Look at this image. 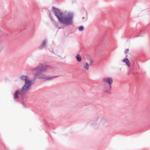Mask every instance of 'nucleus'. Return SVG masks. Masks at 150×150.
Masks as SVG:
<instances>
[{
  "mask_svg": "<svg viewBox=\"0 0 150 150\" xmlns=\"http://www.w3.org/2000/svg\"><path fill=\"white\" fill-rule=\"evenodd\" d=\"M52 11L57 17L58 21L60 24L63 25H68L73 23V14L68 13L67 15H64L62 12H60L59 10L54 7H52Z\"/></svg>",
  "mask_w": 150,
  "mask_h": 150,
  "instance_id": "obj_1",
  "label": "nucleus"
},
{
  "mask_svg": "<svg viewBox=\"0 0 150 150\" xmlns=\"http://www.w3.org/2000/svg\"><path fill=\"white\" fill-rule=\"evenodd\" d=\"M48 65H43L42 64L39 65L33 69L34 73L35 78L44 79L47 80H52L53 79L58 77V76H49L45 74V72L48 68Z\"/></svg>",
  "mask_w": 150,
  "mask_h": 150,
  "instance_id": "obj_2",
  "label": "nucleus"
},
{
  "mask_svg": "<svg viewBox=\"0 0 150 150\" xmlns=\"http://www.w3.org/2000/svg\"><path fill=\"white\" fill-rule=\"evenodd\" d=\"M20 79L22 81H25V84L21 89V93L24 95L29 90L32 85V81L30 80L29 77L27 76H21L20 77Z\"/></svg>",
  "mask_w": 150,
  "mask_h": 150,
  "instance_id": "obj_3",
  "label": "nucleus"
},
{
  "mask_svg": "<svg viewBox=\"0 0 150 150\" xmlns=\"http://www.w3.org/2000/svg\"><path fill=\"white\" fill-rule=\"evenodd\" d=\"M103 81L108 84V86H110V88L112 87V84L113 83L112 79L110 77H106L103 79Z\"/></svg>",
  "mask_w": 150,
  "mask_h": 150,
  "instance_id": "obj_4",
  "label": "nucleus"
},
{
  "mask_svg": "<svg viewBox=\"0 0 150 150\" xmlns=\"http://www.w3.org/2000/svg\"><path fill=\"white\" fill-rule=\"evenodd\" d=\"M112 87L110 88V86L107 85H104L103 88V91L104 93L109 94L110 93V91Z\"/></svg>",
  "mask_w": 150,
  "mask_h": 150,
  "instance_id": "obj_5",
  "label": "nucleus"
},
{
  "mask_svg": "<svg viewBox=\"0 0 150 150\" xmlns=\"http://www.w3.org/2000/svg\"><path fill=\"white\" fill-rule=\"evenodd\" d=\"M20 93V91L18 90H16L14 94V99H18L19 98L18 95Z\"/></svg>",
  "mask_w": 150,
  "mask_h": 150,
  "instance_id": "obj_6",
  "label": "nucleus"
},
{
  "mask_svg": "<svg viewBox=\"0 0 150 150\" xmlns=\"http://www.w3.org/2000/svg\"><path fill=\"white\" fill-rule=\"evenodd\" d=\"M47 44V41L46 39L44 40L42 42V45L40 47H44Z\"/></svg>",
  "mask_w": 150,
  "mask_h": 150,
  "instance_id": "obj_7",
  "label": "nucleus"
},
{
  "mask_svg": "<svg viewBox=\"0 0 150 150\" xmlns=\"http://www.w3.org/2000/svg\"><path fill=\"white\" fill-rule=\"evenodd\" d=\"M122 61L125 63L128 66L129 65V61L128 59L125 58L122 60Z\"/></svg>",
  "mask_w": 150,
  "mask_h": 150,
  "instance_id": "obj_8",
  "label": "nucleus"
},
{
  "mask_svg": "<svg viewBox=\"0 0 150 150\" xmlns=\"http://www.w3.org/2000/svg\"><path fill=\"white\" fill-rule=\"evenodd\" d=\"M76 58L77 60L79 62H80L81 60V58L79 55V54H78L76 55Z\"/></svg>",
  "mask_w": 150,
  "mask_h": 150,
  "instance_id": "obj_9",
  "label": "nucleus"
},
{
  "mask_svg": "<svg viewBox=\"0 0 150 150\" xmlns=\"http://www.w3.org/2000/svg\"><path fill=\"white\" fill-rule=\"evenodd\" d=\"M89 66V64H88V63L87 62L86 63L85 65L83 67L86 69L88 70L89 69L88 67Z\"/></svg>",
  "mask_w": 150,
  "mask_h": 150,
  "instance_id": "obj_10",
  "label": "nucleus"
},
{
  "mask_svg": "<svg viewBox=\"0 0 150 150\" xmlns=\"http://www.w3.org/2000/svg\"><path fill=\"white\" fill-rule=\"evenodd\" d=\"M84 29V27L82 26H80L79 28V30L80 31H82Z\"/></svg>",
  "mask_w": 150,
  "mask_h": 150,
  "instance_id": "obj_11",
  "label": "nucleus"
},
{
  "mask_svg": "<svg viewBox=\"0 0 150 150\" xmlns=\"http://www.w3.org/2000/svg\"><path fill=\"white\" fill-rule=\"evenodd\" d=\"M128 51H129V49H126L125 50V54H126V53H127V52Z\"/></svg>",
  "mask_w": 150,
  "mask_h": 150,
  "instance_id": "obj_12",
  "label": "nucleus"
},
{
  "mask_svg": "<svg viewBox=\"0 0 150 150\" xmlns=\"http://www.w3.org/2000/svg\"><path fill=\"white\" fill-rule=\"evenodd\" d=\"M54 25L57 26V27H58V23L57 22H55L54 23Z\"/></svg>",
  "mask_w": 150,
  "mask_h": 150,
  "instance_id": "obj_13",
  "label": "nucleus"
},
{
  "mask_svg": "<svg viewBox=\"0 0 150 150\" xmlns=\"http://www.w3.org/2000/svg\"><path fill=\"white\" fill-rule=\"evenodd\" d=\"M93 60H90V63L89 64V65H91L92 64V63H93Z\"/></svg>",
  "mask_w": 150,
  "mask_h": 150,
  "instance_id": "obj_14",
  "label": "nucleus"
},
{
  "mask_svg": "<svg viewBox=\"0 0 150 150\" xmlns=\"http://www.w3.org/2000/svg\"><path fill=\"white\" fill-rule=\"evenodd\" d=\"M23 106L25 108V106H25V105H24H24H23Z\"/></svg>",
  "mask_w": 150,
  "mask_h": 150,
  "instance_id": "obj_15",
  "label": "nucleus"
},
{
  "mask_svg": "<svg viewBox=\"0 0 150 150\" xmlns=\"http://www.w3.org/2000/svg\"><path fill=\"white\" fill-rule=\"evenodd\" d=\"M84 17H83V18H82V19H84Z\"/></svg>",
  "mask_w": 150,
  "mask_h": 150,
  "instance_id": "obj_16",
  "label": "nucleus"
},
{
  "mask_svg": "<svg viewBox=\"0 0 150 150\" xmlns=\"http://www.w3.org/2000/svg\"><path fill=\"white\" fill-rule=\"evenodd\" d=\"M142 30H140V33L141 32H142Z\"/></svg>",
  "mask_w": 150,
  "mask_h": 150,
  "instance_id": "obj_17",
  "label": "nucleus"
},
{
  "mask_svg": "<svg viewBox=\"0 0 150 150\" xmlns=\"http://www.w3.org/2000/svg\"><path fill=\"white\" fill-rule=\"evenodd\" d=\"M130 37L129 38V39H130Z\"/></svg>",
  "mask_w": 150,
  "mask_h": 150,
  "instance_id": "obj_18",
  "label": "nucleus"
},
{
  "mask_svg": "<svg viewBox=\"0 0 150 150\" xmlns=\"http://www.w3.org/2000/svg\"><path fill=\"white\" fill-rule=\"evenodd\" d=\"M1 52V50H0V52Z\"/></svg>",
  "mask_w": 150,
  "mask_h": 150,
  "instance_id": "obj_19",
  "label": "nucleus"
},
{
  "mask_svg": "<svg viewBox=\"0 0 150 150\" xmlns=\"http://www.w3.org/2000/svg\"><path fill=\"white\" fill-rule=\"evenodd\" d=\"M86 105H85L84 106H86Z\"/></svg>",
  "mask_w": 150,
  "mask_h": 150,
  "instance_id": "obj_20",
  "label": "nucleus"
},
{
  "mask_svg": "<svg viewBox=\"0 0 150 150\" xmlns=\"http://www.w3.org/2000/svg\"><path fill=\"white\" fill-rule=\"evenodd\" d=\"M0 32H1L0 31Z\"/></svg>",
  "mask_w": 150,
  "mask_h": 150,
  "instance_id": "obj_21",
  "label": "nucleus"
}]
</instances>
